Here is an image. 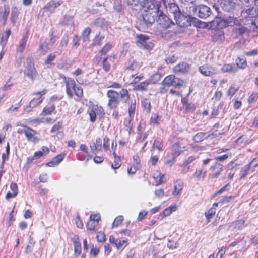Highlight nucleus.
I'll list each match as a JSON object with an SVG mask.
<instances>
[{
  "label": "nucleus",
  "mask_w": 258,
  "mask_h": 258,
  "mask_svg": "<svg viewBox=\"0 0 258 258\" xmlns=\"http://www.w3.org/2000/svg\"><path fill=\"white\" fill-rule=\"evenodd\" d=\"M19 14V11L16 6L13 7L12 9L10 20L13 23V25H15L16 22L18 18Z\"/></svg>",
  "instance_id": "obj_36"
},
{
  "label": "nucleus",
  "mask_w": 258,
  "mask_h": 258,
  "mask_svg": "<svg viewBox=\"0 0 258 258\" xmlns=\"http://www.w3.org/2000/svg\"><path fill=\"white\" fill-rule=\"evenodd\" d=\"M207 174V169L203 166L196 168L192 177L197 181H203Z\"/></svg>",
  "instance_id": "obj_15"
},
{
  "label": "nucleus",
  "mask_w": 258,
  "mask_h": 258,
  "mask_svg": "<svg viewBox=\"0 0 258 258\" xmlns=\"http://www.w3.org/2000/svg\"><path fill=\"white\" fill-rule=\"evenodd\" d=\"M88 113L89 115V120L92 123L96 121L97 116L99 119H102L104 117L105 115L104 108L98 104L93 105Z\"/></svg>",
  "instance_id": "obj_7"
},
{
  "label": "nucleus",
  "mask_w": 258,
  "mask_h": 258,
  "mask_svg": "<svg viewBox=\"0 0 258 258\" xmlns=\"http://www.w3.org/2000/svg\"><path fill=\"white\" fill-rule=\"evenodd\" d=\"M106 96L108 98L107 107L109 109L113 110L112 116L114 119L118 120L121 116L118 109V106L120 103L119 96L126 102L130 99L128 91L126 88H122L118 93L114 90L110 89L107 91Z\"/></svg>",
  "instance_id": "obj_1"
},
{
  "label": "nucleus",
  "mask_w": 258,
  "mask_h": 258,
  "mask_svg": "<svg viewBox=\"0 0 258 258\" xmlns=\"http://www.w3.org/2000/svg\"><path fill=\"white\" fill-rule=\"evenodd\" d=\"M10 13V8L8 5H5L4 7V10L2 12L1 17L0 18V21L2 22L3 25H6L7 19Z\"/></svg>",
  "instance_id": "obj_30"
},
{
  "label": "nucleus",
  "mask_w": 258,
  "mask_h": 258,
  "mask_svg": "<svg viewBox=\"0 0 258 258\" xmlns=\"http://www.w3.org/2000/svg\"><path fill=\"white\" fill-rule=\"evenodd\" d=\"M224 170V166L220 163H216L210 168L209 178L216 179L219 177Z\"/></svg>",
  "instance_id": "obj_12"
},
{
  "label": "nucleus",
  "mask_w": 258,
  "mask_h": 258,
  "mask_svg": "<svg viewBox=\"0 0 258 258\" xmlns=\"http://www.w3.org/2000/svg\"><path fill=\"white\" fill-rule=\"evenodd\" d=\"M56 58V55L55 53H51L48 55L44 61V64L47 66V68H51L54 65L53 61Z\"/></svg>",
  "instance_id": "obj_31"
},
{
  "label": "nucleus",
  "mask_w": 258,
  "mask_h": 258,
  "mask_svg": "<svg viewBox=\"0 0 258 258\" xmlns=\"http://www.w3.org/2000/svg\"><path fill=\"white\" fill-rule=\"evenodd\" d=\"M124 218L122 215L117 216L114 219L112 224V227H117L121 225Z\"/></svg>",
  "instance_id": "obj_52"
},
{
  "label": "nucleus",
  "mask_w": 258,
  "mask_h": 258,
  "mask_svg": "<svg viewBox=\"0 0 258 258\" xmlns=\"http://www.w3.org/2000/svg\"><path fill=\"white\" fill-rule=\"evenodd\" d=\"M140 66L139 64L136 61L132 62L129 66H127L126 70L129 71H138L140 69Z\"/></svg>",
  "instance_id": "obj_57"
},
{
  "label": "nucleus",
  "mask_w": 258,
  "mask_h": 258,
  "mask_svg": "<svg viewBox=\"0 0 258 258\" xmlns=\"http://www.w3.org/2000/svg\"><path fill=\"white\" fill-rule=\"evenodd\" d=\"M194 19V18L190 16H185L181 13H179L175 16L177 24L181 27H185L191 25V20Z\"/></svg>",
  "instance_id": "obj_10"
},
{
  "label": "nucleus",
  "mask_w": 258,
  "mask_h": 258,
  "mask_svg": "<svg viewBox=\"0 0 258 258\" xmlns=\"http://www.w3.org/2000/svg\"><path fill=\"white\" fill-rule=\"evenodd\" d=\"M104 38V35H100V33H99L98 34H96L94 38L92 40V45L93 46H100Z\"/></svg>",
  "instance_id": "obj_44"
},
{
  "label": "nucleus",
  "mask_w": 258,
  "mask_h": 258,
  "mask_svg": "<svg viewBox=\"0 0 258 258\" xmlns=\"http://www.w3.org/2000/svg\"><path fill=\"white\" fill-rule=\"evenodd\" d=\"M149 37L143 34H140L137 35V43L141 48L149 51L152 49L154 44L149 42Z\"/></svg>",
  "instance_id": "obj_8"
},
{
  "label": "nucleus",
  "mask_w": 258,
  "mask_h": 258,
  "mask_svg": "<svg viewBox=\"0 0 258 258\" xmlns=\"http://www.w3.org/2000/svg\"><path fill=\"white\" fill-rule=\"evenodd\" d=\"M128 244L127 241L126 240H123L121 241L119 239L117 241V243H116L115 246L116 248L122 250L125 247H126Z\"/></svg>",
  "instance_id": "obj_59"
},
{
  "label": "nucleus",
  "mask_w": 258,
  "mask_h": 258,
  "mask_svg": "<svg viewBox=\"0 0 258 258\" xmlns=\"http://www.w3.org/2000/svg\"><path fill=\"white\" fill-rule=\"evenodd\" d=\"M157 21L159 25L162 28H168L174 25L172 20L163 13L159 15Z\"/></svg>",
  "instance_id": "obj_16"
},
{
  "label": "nucleus",
  "mask_w": 258,
  "mask_h": 258,
  "mask_svg": "<svg viewBox=\"0 0 258 258\" xmlns=\"http://www.w3.org/2000/svg\"><path fill=\"white\" fill-rule=\"evenodd\" d=\"M150 83L149 81H145L135 86L134 89L139 91H147L148 90V86Z\"/></svg>",
  "instance_id": "obj_33"
},
{
  "label": "nucleus",
  "mask_w": 258,
  "mask_h": 258,
  "mask_svg": "<svg viewBox=\"0 0 258 258\" xmlns=\"http://www.w3.org/2000/svg\"><path fill=\"white\" fill-rule=\"evenodd\" d=\"M198 70L200 73L205 77H212L217 73L216 68L209 63L200 66Z\"/></svg>",
  "instance_id": "obj_9"
},
{
  "label": "nucleus",
  "mask_w": 258,
  "mask_h": 258,
  "mask_svg": "<svg viewBox=\"0 0 258 258\" xmlns=\"http://www.w3.org/2000/svg\"><path fill=\"white\" fill-rule=\"evenodd\" d=\"M139 169V168L134 166V165H133L132 164H130L128 165L127 168V174L129 175H133L136 173L137 171Z\"/></svg>",
  "instance_id": "obj_62"
},
{
  "label": "nucleus",
  "mask_w": 258,
  "mask_h": 258,
  "mask_svg": "<svg viewBox=\"0 0 258 258\" xmlns=\"http://www.w3.org/2000/svg\"><path fill=\"white\" fill-rule=\"evenodd\" d=\"M157 149L158 152L163 151L164 149L163 140L158 138L154 140L152 146L151 147V151Z\"/></svg>",
  "instance_id": "obj_28"
},
{
  "label": "nucleus",
  "mask_w": 258,
  "mask_h": 258,
  "mask_svg": "<svg viewBox=\"0 0 258 258\" xmlns=\"http://www.w3.org/2000/svg\"><path fill=\"white\" fill-rule=\"evenodd\" d=\"M38 133L37 131L32 129L29 126L26 127L25 136L28 141L32 142L33 143L38 142L39 141V138L38 137Z\"/></svg>",
  "instance_id": "obj_17"
},
{
  "label": "nucleus",
  "mask_w": 258,
  "mask_h": 258,
  "mask_svg": "<svg viewBox=\"0 0 258 258\" xmlns=\"http://www.w3.org/2000/svg\"><path fill=\"white\" fill-rule=\"evenodd\" d=\"M161 118V116H160L157 113H153L150 119V124L153 126L159 125L160 124Z\"/></svg>",
  "instance_id": "obj_40"
},
{
  "label": "nucleus",
  "mask_w": 258,
  "mask_h": 258,
  "mask_svg": "<svg viewBox=\"0 0 258 258\" xmlns=\"http://www.w3.org/2000/svg\"><path fill=\"white\" fill-rule=\"evenodd\" d=\"M219 203H214L212 206L206 211L204 213L207 223L211 221V219L215 216L216 213V207H218Z\"/></svg>",
  "instance_id": "obj_21"
},
{
  "label": "nucleus",
  "mask_w": 258,
  "mask_h": 258,
  "mask_svg": "<svg viewBox=\"0 0 258 258\" xmlns=\"http://www.w3.org/2000/svg\"><path fill=\"white\" fill-rule=\"evenodd\" d=\"M48 44L46 42H44L41 44L38 47V51L40 52L42 55H44L50 49L48 47Z\"/></svg>",
  "instance_id": "obj_50"
},
{
  "label": "nucleus",
  "mask_w": 258,
  "mask_h": 258,
  "mask_svg": "<svg viewBox=\"0 0 258 258\" xmlns=\"http://www.w3.org/2000/svg\"><path fill=\"white\" fill-rule=\"evenodd\" d=\"M235 63L238 68L242 69H245L247 66L246 59L240 57H238L236 59Z\"/></svg>",
  "instance_id": "obj_45"
},
{
  "label": "nucleus",
  "mask_w": 258,
  "mask_h": 258,
  "mask_svg": "<svg viewBox=\"0 0 258 258\" xmlns=\"http://www.w3.org/2000/svg\"><path fill=\"white\" fill-rule=\"evenodd\" d=\"M162 84L164 87L161 89L160 92L161 93H164L165 91V87L173 86L181 88L185 85V82L184 80L176 77L174 75H169L163 79Z\"/></svg>",
  "instance_id": "obj_6"
},
{
  "label": "nucleus",
  "mask_w": 258,
  "mask_h": 258,
  "mask_svg": "<svg viewBox=\"0 0 258 258\" xmlns=\"http://www.w3.org/2000/svg\"><path fill=\"white\" fill-rule=\"evenodd\" d=\"M238 90L239 87H236L234 85H232L229 87L227 91L226 94L231 98L236 93Z\"/></svg>",
  "instance_id": "obj_49"
},
{
  "label": "nucleus",
  "mask_w": 258,
  "mask_h": 258,
  "mask_svg": "<svg viewBox=\"0 0 258 258\" xmlns=\"http://www.w3.org/2000/svg\"><path fill=\"white\" fill-rule=\"evenodd\" d=\"M66 155V154L65 153H62L57 155L46 164L47 166L49 167H53L59 164L63 160Z\"/></svg>",
  "instance_id": "obj_25"
},
{
  "label": "nucleus",
  "mask_w": 258,
  "mask_h": 258,
  "mask_svg": "<svg viewBox=\"0 0 258 258\" xmlns=\"http://www.w3.org/2000/svg\"><path fill=\"white\" fill-rule=\"evenodd\" d=\"M109 138L105 135L103 136L102 140L100 137L96 138L95 141L90 145V151L93 154H96L101 152L102 149L104 151H107L109 149Z\"/></svg>",
  "instance_id": "obj_5"
},
{
  "label": "nucleus",
  "mask_w": 258,
  "mask_h": 258,
  "mask_svg": "<svg viewBox=\"0 0 258 258\" xmlns=\"http://www.w3.org/2000/svg\"><path fill=\"white\" fill-rule=\"evenodd\" d=\"M96 238L99 242H104L106 240V236L104 232L99 231L97 233Z\"/></svg>",
  "instance_id": "obj_63"
},
{
  "label": "nucleus",
  "mask_w": 258,
  "mask_h": 258,
  "mask_svg": "<svg viewBox=\"0 0 258 258\" xmlns=\"http://www.w3.org/2000/svg\"><path fill=\"white\" fill-rule=\"evenodd\" d=\"M10 189L12 192H8L6 195V199L9 200L15 197L18 193V188L16 183L12 182L10 184Z\"/></svg>",
  "instance_id": "obj_27"
},
{
  "label": "nucleus",
  "mask_w": 258,
  "mask_h": 258,
  "mask_svg": "<svg viewBox=\"0 0 258 258\" xmlns=\"http://www.w3.org/2000/svg\"><path fill=\"white\" fill-rule=\"evenodd\" d=\"M141 105L144 110L147 113H149L151 111V102L149 98H144L141 101Z\"/></svg>",
  "instance_id": "obj_34"
},
{
  "label": "nucleus",
  "mask_w": 258,
  "mask_h": 258,
  "mask_svg": "<svg viewBox=\"0 0 258 258\" xmlns=\"http://www.w3.org/2000/svg\"><path fill=\"white\" fill-rule=\"evenodd\" d=\"M177 209V206L176 205H172L169 206L168 208H166L164 210L162 213H161V216L163 217H166L169 216L173 212L175 211Z\"/></svg>",
  "instance_id": "obj_43"
},
{
  "label": "nucleus",
  "mask_w": 258,
  "mask_h": 258,
  "mask_svg": "<svg viewBox=\"0 0 258 258\" xmlns=\"http://www.w3.org/2000/svg\"><path fill=\"white\" fill-rule=\"evenodd\" d=\"M60 5L59 2L51 1L49 2L44 7L43 9L47 11H52L58 7Z\"/></svg>",
  "instance_id": "obj_39"
},
{
  "label": "nucleus",
  "mask_w": 258,
  "mask_h": 258,
  "mask_svg": "<svg viewBox=\"0 0 258 258\" xmlns=\"http://www.w3.org/2000/svg\"><path fill=\"white\" fill-rule=\"evenodd\" d=\"M55 110V104H52L47 102V104L43 107L40 115L41 116H47L52 114Z\"/></svg>",
  "instance_id": "obj_22"
},
{
  "label": "nucleus",
  "mask_w": 258,
  "mask_h": 258,
  "mask_svg": "<svg viewBox=\"0 0 258 258\" xmlns=\"http://www.w3.org/2000/svg\"><path fill=\"white\" fill-rule=\"evenodd\" d=\"M198 11V16L201 18H206L209 17L211 14L210 8L204 5H200L196 8Z\"/></svg>",
  "instance_id": "obj_18"
},
{
  "label": "nucleus",
  "mask_w": 258,
  "mask_h": 258,
  "mask_svg": "<svg viewBox=\"0 0 258 258\" xmlns=\"http://www.w3.org/2000/svg\"><path fill=\"white\" fill-rule=\"evenodd\" d=\"M221 71L224 73L235 72L237 71L234 65L229 63H226L223 65L221 68Z\"/></svg>",
  "instance_id": "obj_46"
},
{
  "label": "nucleus",
  "mask_w": 258,
  "mask_h": 258,
  "mask_svg": "<svg viewBox=\"0 0 258 258\" xmlns=\"http://www.w3.org/2000/svg\"><path fill=\"white\" fill-rule=\"evenodd\" d=\"M196 157L194 156H190L182 164V167L183 168H186L185 169V172H186L188 171L189 167L188 166V165L192 162L195 159Z\"/></svg>",
  "instance_id": "obj_53"
},
{
  "label": "nucleus",
  "mask_w": 258,
  "mask_h": 258,
  "mask_svg": "<svg viewBox=\"0 0 258 258\" xmlns=\"http://www.w3.org/2000/svg\"><path fill=\"white\" fill-rule=\"evenodd\" d=\"M87 229L90 233H93L96 232V223L94 221H89L86 225Z\"/></svg>",
  "instance_id": "obj_58"
},
{
  "label": "nucleus",
  "mask_w": 258,
  "mask_h": 258,
  "mask_svg": "<svg viewBox=\"0 0 258 258\" xmlns=\"http://www.w3.org/2000/svg\"><path fill=\"white\" fill-rule=\"evenodd\" d=\"M209 135L203 132L197 133L193 137V140L196 143H200L205 139L208 138Z\"/></svg>",
  "instance_id": "obj_37"
},
{
  "label": "nucleus",
  "mask_w": 258,
  "mask_h": 258,
  "mask_svg": "<svg viewBox=\"0 0 258 258\" xmlns=\"http://www.w3.org/2000/svg\"><path fill=\"white\" fill-rule=\"evenodd\" d=\"M258 99V92H253L249 96L247 101L249 104L255 102Z\"/></svg>",
  "instance_id": "obj_56"
},
{
  "label": "nucleus",
  "mask_w": 258,
  "mask_h": 258,
  "mask_svg": "<svg viewBox=\"0 0 258 258\" xmlns=\"http://www.w3.org/2000/svg\"><path fill=\"white\" fill-rule=\"evenodd\" d=\"M24 74L32 80H34L36 78L38 75V72L32 60H29L27 61Z\"/></svg>",
  "instance_id": "obj_13"
},
{
  "label": "nucleus",
  "mask_w": 258,
  "mask_h": 258,
  "mask_svg": "<svg viewBox=\"0 0 258 258\" xmlns=\"http://www.w3.org/2000/svg\"><path fill=\"white\" fill-rule=\"evenodd\" d=\"M111 56L106 55L103 57L102 56H100L99 57L95 56L94 59L97 60L98 63L101 62L103 70L106 72H108L111 69Z\"/></svg>",
  "instance_id": "obj_14"
},
{
  "label": "nucleus",
  "mask_w": 258,
  "mask_h": 258,
  "mask_svg": "<svg viewBox=\"0 0 258 258\" xmlns=\"http://www.w3.org/2000/svg\"><path fill=\"white\" fill-rule=\"evenodd\" d=\"M91 29L87 27L85 28L82 32L81 37L84 42L90 41V35L91 33Z\"/></svg>",
  "instance_id": "obj_35"
},
{
  "label": "nucleus",
  "mask_w": 258,
  "mask_h": 258,
  "mask_svg": "<svg viewBox=\"0 0 258 258\" xmlns=\"http://www.w3.org/2000/svg\"><path fill=\"white\" fill-rule=\"evenodd\" d=\"M27 38H28V36L27 34H26L25 36H24V37L22 39L21 42L19 46V48H18V51L21 53L23 52V51H24V50L25 49V47L26 46V43H27Z\"/></svg>",
  "instance_id": "obj_48"
},
{
  "label": "nucleus",
  "mask_w": 258,
  "mask_h": 258,
  "mask_svg": "<svg viewBox=\"0 0 258 258\" xmlns=\"http://www.w3.org/2000/svg\"><path fill=\"white\" fill-rule=\"evenodd\" d=\"M133 163L132 165L140 169L141 167V160L138 154H135L133 156Z\"/></svg>",
  "instance_id": "obj_54"
},
{
  "label": "nucleus",
  "mask_w": 258,
  "mask_h": 258,
  "mask_svg": "<svg viewBox=\"0 0 258 258\" xmlns=\"http://www.w3.org/2000/svg\"><path fill=\"white\" fill-rule=\"evenodd\" d=\"M128 113L129 118L133 119L134 117L136 110V99L131 100L128 102Z\"/></svg>",
  "instance_id": "obj_26"
},
{
  "label": "nucleus",
  "mask_w": 258,
  "mask_h": 258,
  "mask_svg": "<svg viewBox=\"0 0 258 258\" xmlns=\"http://www.w3.org/2000/svg\"><path fill=\"white\" fill-rule=\"evenodd\" d=\"M73 242L74 246V255L78 257L81 253V244L80 242L79 236L75 235L73 237Z\"/></svg>",
  "instance_id": "obj_23"
},
{
  "label": "nucleus",
  "mask_w": 258,
  "mask_h": 258,
  "mask_svg": "<svg viewBox=\"0 0 258 258\" xmlns=\"http://www.w3.org/2000/svg\"><path fill=\"white\" fill-rule=\"evenodd\" d=\"M177 144H173L171 147L172 154L173 156L177 157L180 154L181 150L178 147Z\"/></svg>",
  "instance_id": "obj_61"
},
{
  "label": "nucleus",
  "mask_w": 258,
  "mask_h": 258,
  "mask_svg": "<svg viewBox=\"0 0 258 258\" xmlns=\"http://www.w3.org/2000/svg\"><path fill=\"white\" fill-rule=\"evenodd\" d=\"M181 102L186 112L193 113L195 111L196 108L195 104L192 102H189L187 97H182Z\"/></svg>",
  "instance_id": "obj_19"
},
{
  "label": "nucleus",
  "mask_w": 258,
  "mask_h": 258,
  "mask_svg": "<svg viewBox=\"0 0 258 258\" xmlns=\"http://www.w3.org/2000/svg\"><path fill=\"white\" fill-rule=\"evenodd\" d=\"M250 169V167L248 164L242 168L240 173V178H244L247 175Z\"/></svg>",
  "instance_id": "obj_60"
},
{
  "label": "nucleus",
  "mask_w": 258,
  "mask_h": 258,
  "mask_svg": "<svg viewBox=\"0 0 258 258\" xmlns=\"http://www.w3.org/2000/svg\"><path fill=\"white\" fill-rule=\"evenodd\" d=\"M179 246V243L177 240L173 238L169 239L168 240L167 247L169 249H173L177 248Z\"/></svg>",
  "instance_id": "obj_51"
},
{
  "label": "nucleus",
  "mask_w": 258,
  "mask_h": 258,
  "mask_svg": "<svg viewBox=\"0 0 258 258\" xmlns=\"http://www.w3.org/2000/svg\"><path fill=\"white\" fill-rule=\"evenodd\" d=\"M75 222L78 228L82 229L83 227V223L79 215L77 214L75 218Z\"/></svg>",
  "instance_id": "obj_64"
},
{
  "label": "nucleus",
  "mask_w": 258,
  "mask_h": 258,
  "mask_svg": "<svg viewBox=\"0 0 258 258\" xmlns=\"http://www.w3.org/2000/svg\"><path fill=\"white\" fill-rule=\"evenodd\" d=\"M114 160L111 164V168L114 170L120 168L122 164V159L120 156H118L115 151L112 152Z\"/></svg>",
  "instance_id": "obj_29"
},
{
  "label": "nucleus",
  "mask_w": 258,
  "mask_h": 258,
  "mask_svg": "<svg viewBox=\"0 0 258 258\" xmlns=\"http://www.w3.org/2000/svg\"><path fill=\"white\" fill-rule=\"evenodd\" d=\"M62 123L61 122H58L57 123L53 125L52 127L51 128L50 130V132L53 134H55L57 135L59 132V131L62 128Z\"/></svg>",
  "instance_id": "obj_55"
},
{
  "label": "nucleus",
  "mask_w": 258,
  "mask_h": 258,
  "mask_svg": "<svg viewBox=\"0 0 258 258\" xmlns=\"http://www.w3.org/2000/svg\"><path fill=\"white\" fill-rule=\"evenodd\" d=\"M233 223L234 225V228L238 230H241L246 226L245 221L244 219L235 220Z\"/></svg>",
  "instance_id": "obj_47"
},
{
  "label": "nucleus",
  "mask_w": 258,
  "mask_h": 258,
  "mask_svg": "<svg viewBox=\"0 0 258 258\" xmlns=\"http://www.w3.org/2000/svg\"><path fill=\"white\" fill-rule=\"evenodd\" d=\"M66 85V92L70 98L73 96V91L76 96L78 98H82L83 96V89L81 86H77L74 79L71 77H67L63 74L60 75Z\"/></svg>",
  "instance_id": "obj_3"
},
{
  "label": "nucleus",
  "mask_w": 258,
  "mask_h": 258,
  "mask_svg": "<svg viewBox=\"0 0 258 258\" xmlns=\"http://www.w3.org/2000/svg\"><path fill=\"white\" fill-rule=\"evenodd\" d=\"M49 153V149L46 146L41 147V150L35 152L32 156L27 158L26 164L28 165L33 163L34 160L38 159L43 156H45Z\"/></svg>",
  "instance_id": "obj_11"
},
{
  "label": "nucleus",
  "mask_w": 258,
  "mask_h": 258,
  "mask_svg": "<svg viewBox=\"0 0 258 258\" xmlns=\"http://www.w3.org/2000/svg\"><path fill=\"white\" fill-rule=\"evenodd\" d=\"M189 69V66L186 62H181L174 66L173 72L175 73H185L187 72Z\"/></svg>",
  "instance_id": "obj_24"
},
{
  "label": "nucleus",
  "mask_w": 258,
  "mask_h": 258,
  "mask_svg": "<svg viewBox=\"0 0 258 258\" xmlns=\"http://www.w3.org/2000/svg\"><path fill=\"white\" fill-rule=\"evenodd\" d=\"M11 34L10 28L7 29L4 33L2 34L0 38L1 43L5 46L8 40L9 37Z\"/></svg>",
  "instance_id": "obj_38"
},
{
  "label": "nucleus",
  "mask_w": 258,
  "mask_h": 258,
  "mask_svg": "<svg viewBox=\"0 0 258 258\" xmlns=\"http://www.w3.org/2000/svg\"><path fill=\"white\" fill-rule=\"evenodd\" d=\"M156 186L161 185L166 182L165 175L162 174L159 171H155L153 175Z\"/></svg>",
  "instance_id": "obj_20"
},
{
  "label": "nucleus",
  "mask_w": 258,
  "mask_h": 258,
  "mask_svg": "<svg viewBox=\"0 0 258 258\" xmlns=\"http://www.w3.org/2000/svg\"><path fill=\"white\" fill-rule=\"evenodd\" d=\"M131 77L133 78V79L132 81L131 84L134 87L135 86L139 84L141 80L144 78V76L143 73H141L139 75L132 74L131 75Z\"/></svg>",
  "instance_id": "obj_42"
},
{
  "label": "nucleus",
  "mask_w": 258,
  "mask_h": 258,
  "mask_svg": "<svg viewBox=\"0 0 258 258\" xmlns=\"http://www.w3.org/2000/svg\"><path fill=\"white\" fill-rule=\"evenodd\" d=\"M47 90L43 89L42 91L34 92L32 95L34 97L30 101L28 105L24 108V111L27 113L31 112L33 108L41 104L44 100L45 95L47 93Z\"/></svg>",
  "instance_id": "obj_4"
},
{
  "label": "nucleus",
  "mask_w": 258,
  "mask_h": 258,
  "mask_svg": "<svg viewBox=\"0 0 258 258\" xmlns=\"http://www.w3.org/2000/svg\"><path fill=\"white\" fill-rule=\"evenodd\" d=\"M161 2L165 3V0H140V4L142 8L149 11L151 10V12L147 11L144 15L143 19L146 22L150 24L154 22L155 18L153 13H156L158 11Z\"/></svg>",
  "instance_id": "obj_2"
},
{
  "label": "nucleus",
  "mask_w": 258,
  "mask_h": 258,
  "mask_svg": "<svg viewBox=\"0 0 258 258\" xmlns=\"http://www.w3.org/2000/svg\"><path fill=\"white\" fill-rule=\"evenodd\" d=\"M184 186V183L180 180H177L174 183V190L173 191V195L174 196L180 194Z\"/></svg>",
  "instance_id": "obj_32"
},
{
  "label": "nucleus",
  "mask_w": 258,
  "mask_h": 258,
  "mask_svg": "<svg viewBox=\"0 0 258 258\" xmlns=\"http://www.w3.org/2000/svg\"><path fill=\"white\" fill-rule=\"evenodd\" d=\"M112 44L110 42L106 43L99 51L100 56H105L107 53L111 49Z\"/></svg>",
  "instance_id": "obj_41"
}]
</instances>
